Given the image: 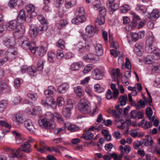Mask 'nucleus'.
<instances>
[{"label":"nucleus","instance_id":"f257e3e1","mask_svg":"<svg viewBox=\"0 0 160 160\" xmlns=\"http://www.w3.org/2000/svg\"><path fill=\"white\" fill-rule=\"evenodd\" d=\"M6 27L8 30H13L14 35L17 36L23 34L25 31L24 26L18 24L17 21L15 20L7 22L6 25Z\"/></svg>","mask_w":160,"mask_h":160},{"label":"nucleus","instance_id":"f03ea898","mask_svg":"<svg viewBox=\"0 0 160 160\" xmlns=\"http://www.w3.org/2000/svg\"><path fill=\"white\" fill-rule=\"evenodd\" d=\"M18 43L23 49H29L33 53H35L36 51L35 48V45L34 42H30L29 39L27 37L22 36L18 40Z\"/></svg>","mask_w":160,"mask_h":160},{"label":"nucleus","instance_id":"7ed1b4c3","mask_svg":"<svg viewBox=\"0 0 160 160\" xmlns=\"http://www.w3.org/2000/svg\"><path fill=\"white\" fill-rule=\"evenodd\" d=\"M48 27L45 24H40L39 26L33 25L31 26L29 30V34L33 38L36 37L38 34H42L47 30Z\"/></svg>","mask_w":160,"mask_h":160},{"label":"nucleus","instance_id":"20e7f679","mask_svg":"<svg viewBox=\"0 0 160 160\" xmlns=\"http://www.w3.org/2000/svg\"><path fill=\"white\" fill-rule=\"evenodd\" d=\"M85 31V34L83 35V37L86 42L87 39L89 42L91 41V39L90 38L93 37L95 33L98 32L97 29L91 25L87 26Z\"/></svg>","mask_w":160,"mask_h":160},{"label":"nucleus","instance_id":"39448f33","mask_svg":"<svg viewBox=\"0 0 160 160\" xmlns=\"http://www.w3.org/2000/svg\"><path fill=\"white\" fill-rule=\"evenodd\" d=\"M89 102L86 99H81L78 103V106L80 111L82 113L87 114L90 112V107Z\"/></svg>","mask_w":160,"mask_h":160},{"label":"nucleus","instance_id":"423d86ee","mask_svg":"<svg viewBox=\"0 0 160 160\" xmlns=\"http://www.w3.org/2000/svg\"><path fill=\"white\" fill-rule=\"evenodd\" d=\"M20 148L16 150L15 149H10V153L9 155V160H19V158H24L25 155L20 152Z\"/></svg>","mask_w":160,"mask_h":160},{"label":"nucleus","instance_id":"0eeeda50","mask_svg":"<svg viewBox=\"0 0 160 160\" xmlns=\"http://www.w3.org/2000/svg\"><path fill=\"white\" fill-rule=\"evenodd\" d=\"M38 124L40 126L45 128L53 129L55 128L54 126H51L50 123L44 118L38 120Z\"/></svg>","mask_w":160,"mask_h":160},{"label":"nucleus","instance_id":"6e6552de","mask_svg":"<svg viewBox=\"0 0 160 160\" xmlns=\"http://www.w3.org/2000/svg\"><path fill=\"white\" fill-rule=\"evenodd\" d=\"M24 126L30 133H33L36 131L34 126L30 120H28L24 122Z\"/></svg>","mask_w":160,"mask_h":160},{"label":"nucleus","instance_id":"1a4fd4ad","mask_svg":"<svg viewBox=\"0 0 160 160\" xmlns=\"http://www.w3.org/2000/svg\"><path fill=\"white\" fill-rule=\"evenodd\" d=\"M12 119L18 125H19L20 124L22 123L25 122L22 116L19 113L13 114L12 116Z\"/></svg>","mask_w":160,"mask_h":160},{"label":"nucleus","instance_id":"9d476101","mask_svg":"<svg viewBox=\"0 0 160 160\" xmlns=\"http://www.w3.org/2000/svg\"><path fill=\"white\" fill-rule=\"evenodd\" d=\"M92 78L94 79L99 80L102 79L104 75V72L96 69H94L92 72Z\"/></svg>","mask_w":160,"mask_h":160},{"label":"nucleus","instance_id":"9b49d317","mask_svg":"<svg viewBox=\"0 0 160 160\" xmlns=\"http://www.w3.org/2000/svg\"><path fill=\"white\" fill-rule=\"evenodd\" d=\"M3 44L8 48L12 47L15 44L13 38L11 37L5 38L3 41Z\"/></svg>","mask_w":160,"mask_h":160},{"label":"nucleus","instance_id":"f8f14e48","mask_svg":"<svg viewBox=\"0 0 160 160\" xmlns=\"http://www.w3.org/2000/svg\"><path fill=\"white\" fill-rule=\"evenodd\" d=\"M17 52L14 51L13 48H9L6 52L5 51L4 54L6 56L5 57L8 58V60H12L15 58V55L17 54Z\"/></svg>","mask_w":160,"mask_h":160},{"label":"nucleus","instance_id":"ddd939ff","mask_svg":"<svg viewBox=\"0 0 160 160\" xmlns=\"http://www.w3.org/2000/svg\"><path fill=\"white\" fill-rule=\"evenodd\" d=\"M73 107L72 104L68 103L66 108L63 109L62 111L63 115L66 118H69L71 114V110Z\"/></svg>","mask_w":160,"mask_h":160},{"label":"nucleus","instance_id":"4468645a","mask_svg":"<svg viewBox=\"0 0 160 160\" xmlns=\"http://www.w3.org/2000/svg\"><path fill=\"white\" fill-rule=\"evenodd\" d=\"M54 115L50 112H48L45 114L44 118L50 123L51 126H54L55 127V123L54 121Z\"/></svg>","mask_w":160,"mask_h":160},{"label":"nucleus","instance_id":"2eb2a0df","mask_svg":"<svg viewBox=\"0 0 160 160\" xmlns=\"http://www.w3.org/2000/svg\"><path fill=\"white\" fill-rule=\"evenodd\" d=\"M22 149H21L20 152L23 151L28 153L31 152V149L30 148L31 145L28 143V142H25L23 144L21 145Z\"/></svg>","mask_w":160,"mask_h":160},{"label":"nucleus","instance_id":"dca6fc26","mask_svg":"<svg viewBox=\"0 0 160 160\" xmlns=\"http://www.w3.org/2000/svg\"><path fill=\"white\" fill-rule=\"evenodd\" d=\"M69 88V85L67 83H63L60 85L58 88V92L61 93H64Z\"/></svg>","mask_w":160,"mask_h":160},{"label":"nucleus","instance_id":"f3484780","mask_svg":"<svg viewBox=\"0 0 160 160\" xmlns=\"http://www.w3.org/2000/svg\"><path fill=\"white\" fill-rule=\"evenodd\" d=\"M132 15L133 17V20L131 23V25H130L131 28L135 27L138 23V22L141 19L139 16L136 14L134 12H132Z\"/></svg>","mask_w":160,"mask_h":160},{"label":"nucleus","instance_id":"a211bd4d","mask_svg":"<svg viewBox=\"0 0 160 160\" xmlns=\"http://www.w3.org/2000/svg\"><path fill=\"white\" fill-rule=\"evenodd\" d=\"M55 90L52 86H50L48 87V89L45 90L44 93L47 98L50 97H52L53 95L54 92Z\"/></svg>","mask_w":160,"mask_h":160},{"label":"nucleus","instance_id":"6ab92c4d","mask_svg":"<svg viewBox=\"0 0 160 160\" xmlns=\"http://www.w3.org/2000/svg\"><path fill=\"white\" fill-rule=\"evenodd\" d=\"M94 48L97 56H101L103 54L102 48L101 44L96 43L94 45Z\"/></svg>","mask_w":160,"mask_h":160},{"label":"nucleus","instance_id":"aec40b11","mask_svg":"<svg viewBox=\"0 0 160 160\" xmlns=\"http://www.w3.org/2000/svg\"><path fill=\"white\" fill-rule=\"evenodd\" d=\"M95 56L92 54L89 53L84 56L83 58L87 62L94 63L96 61Z\"/></svg>","mask_w":160,"mask_h":160},{"label":"nucleus","instance_id":"412c9836","mask_svg":"<svg viewBox=\"0 0 160 160\" xmlns=\"http://www.w3.org/2000/svg\"><path fill=\"white\" fill-rule=\"evenodd\" d=\"M10 90V87L8 83L4 80L0 81V93L3 90Z\"/></svg>","mask_w":160,"mask_h":160},{"label":"nucleus","instance_id":"4be33fe9","mask_svg":"<svg viewBox=\"0 0 160 160\" xmlns=\"http://www.w3.org/2000/svg\"><path fill=\"white\" fill-rule=\"evenodd\" d=\"M0 126L7 128V129L6 130H3V131L2 132L3 133L9 132V129L11 128V126L5 120H0Z\"/></svg>","mask_w":160,"mask_h":160},{"label":"nucleus","instance_id":"5701e85b","mask_svg":"<svg viewBox=\"0 0 160 160\" xmlns=\"http://www.w3.org/2000/svg\"><path fill=\"white\" fill-rule=\"evenodd\" d=\"M26 18V15L23 9L21 10L17 17V20L22 22L25 21Z\"/></svg>","mask_w":160,"mask_h":160},{"label":"nucleus","instance_id":"b1692460","mask_svg":"<svg viewBox=\"0 0 160 160\" xmlns=\"http://www.w3.org/2000/svg\"><path fill=\"white\" fill-rule=\"evenodd\" d=\"M65 126L66 127H67L68 129L72 132L76 131L79 129V128L77 126L72 125L70 123L65 124Z\"/></svg>","mask_w":160,"mask_h":160},{"label":"nucleus","instance_id":"393cba45","mask_svg":"<svg viewBox=\"0 0 160 160\" xmlns=\"http://www.w3.org/2000/svg\"><path fill=\"white\" fill-rule=\"evenodd\" d=\"M127 100L128 98L126 94L121 95L119 98L120 105L122 106L125 105L127 103Z\"/></svg>","mask_w":160,"mask_h":160},{"label":"nucleus","instance_id":"a878e982","mask_svg":"<svg viewBox=\"0 0 160 160\" xmlns=\"http://www.w3.org/2000/svg\"><path fill=\"white\" fill-rule=\"evenodd\" d=\"M159 17V12L157 9L153 10L150 14V18L152 20H155Z\"/></svg>","mask_w":160,"mask_h":160},{"label":"nucleus","instance_id":"bb28decb","mask_svg":"<svg viewBox=\"0 0 160 160\" xmlns=\"http://www.w3.org/2000/svg\"><path fill=\"white\" fill-rule=\"evenodd\" d=\"M82 63L80 62H77L71 64L70 69L72 71L78 70L79 68L82 66Z\"/></svg>","mask_w":160,"mask_h":160},{"label":"nucleus","instance_id":"cd10ccee","mask_svg":"<svg viewBox=\"0 0 160 160\" xmlns=\"http://www.w3.org/2000/svg\"><path fill=\"white\" fill-rule=\"evenodd\" d=\"M145 47V50L148 53H152L155 50L154 47L152 45V43L148 44Z\"/></svg>","mask_w":160,"mask_h":160},{"label":"nucleus","instance_id":"c85d7f7f","mask_svg":"<svg viewBox=\"0 0 160 160\" xmlns=\"http://www.w3.org/2000/svg\"><path fill=\"white\" fill-rule=\"evenodd\" d=\"M94 137V134L92 132H89V131L86 132L85 133L83 134L82 136L81 137V138H83L86 140L91 139Z\"/></svg>","mask_w":160,"mask_h":160},{"label":"nucleus","instance_id":"c756f323","mask_svg":"<svg viewBox=\"0 0 160 160\" xmlns=\"http://www.w3.org/2000/svg\"><path fill=\"white\" fill-rule=\"evenodd\" d=\"M130 37H131L132 40L134 42L137 41L138 38V35L137 33H136L131 32L130 33H128L127 36L128 40H129V38Z\"/></svg>","mask_w":160,"mask_h":160},{"label":"nucleus","instance_id":"7c9ffc66","mask_svg":"<svg viewBox=\"0 0 160 160\" xmlns=\"http://www.w3.org/2000/svg\"><path fill=\"white\" fill-rule=\"evenodd\" d=\"M65 7L67 8L72 7L76 3V0H66Z\"/></svg>","mask_w":160,"mask_h":160},{"label":"nucleus","instance_id":"2f4dec72","mask_svg":"<svg viewBox=\"0 0 160 160\" xmlns=\"http://www.w3.org/2000/svg\"><path fill=\"white\" fill-rule=\"evenodd\" d=\"M101 3L99 0H95L92 3L93 8L96 10H98L101 7Z\"/></svg>","mask_w":160,"mask_h":160},{"label":"nucleus","instance_id":"473e14b6","mask_svg":"<svg viewBox=\"0 0 160 160\" xmlns=\"http://www.w3.org/2000/svg\"><path fill=\"white\" fill-rule=\"evenodd\" d=\"M74 90L77 95L79 97H81L84 94L83 90L80 86L75 88Z\"/></svg>","mask_w":160,"mask_h":160},{"label":"nucleus","instance_id":"72a5a7b5","mask_svg":"<svg viewBox=\"0 0 160 160\" xmlns=\"http://www.w3.org/2000/svg\"><path fill=\"white\" fill-rule=\"evenodd\" d=\"M47 100L49 104V106H50L53 109H55L56 108V105L55 104V100L52 97H50V99L48 98H47Z\"/></svg>","mask_w":160,"mask_h":160},{"label":"nucleus","instance_id":"f704fd0d","mask_svg":"<svg viewBox=\"0 0 160 160\" xmlns=\"http://www.w3.org/2000/svg\"><path fill=\"white\" fill-rule=\"evenodd\" d=\"M47 51V49L46 47L42 46L38 50V55L41 57L43 56L46 53Z\"/></svg>","mask_w":160,"mask_h":160},{"label":"nucleus","instance_id":"c9c22d12","mask_svg":"<svg viewBox=\"0 0 160 160\" xmlns=\"http://www.w3.org/2000/svg\"><path fill=\"white\" fill-rule=\"evenodd\" d=\"M27 71L31 76H34L36 73V70L34 67H29L27 68Z\"/></svg>","mask_w":160,"mask_h":160},{"label":"nucleus","instance_id":"e433bc0d","mask_svg":"<svg viewBox=\"0 0 160 160\" xmlns=\"http://www.w3.org/2000/svg\"><path fill=\"white\" fill-rule=\"evenodd\" d=\"M56 45L57 47L60 48L61 49H63L65 48V42L62 39H60L56 43Z\"/></svg>","mask_w":160,"mask_h":160},{"label":"nucleus","instance_id":"4c0bfd02","mask_svg":"<svg viewBox=\"0 0 160 160\" xmlns=\"http://www.w3.org/2000/svg\"><path fill=\"white\" fill-rule=\"evenodd\" d=\"M44 62L43 60L42 59L39 60L38 62L37 66V70L41 71L42 70L43 68Z\"/></svg>","mask_w":160,"mask_h":160},{"label":"nucleus","instance_id":"58836bf2","mask_svg":"<svg viewBox=\"0 0 160 160\" xmlns=\"http://www.w3.org/2000/svg\"><path fill=\"white\" fill-rule=\"evenodd\" d=\"M152 71L156 72H159L160 71V64L154 63L152 66Z\"/></svg>","mask_w":160,"mask_h":160},{"label":"nucleus","instance_id":"ea45409f","mask_svg":"<svg viewBox=\"0 0 160 160\" xmlns=\"http://www.w3.org/2000/svg\"><path fill=\"white\" fill-rule=\"evenodd\" d=\"M144 61L147 64H152L154 62V59L151 56H148L144 58Z\"/></svg>","mask_w":160,"mask_h":160},{"label":"nucleus","instance_id":"a19ab883","mask_svg":"<svg viewBox=\"0 0 160 160\" xmlns=\"http://www.w3.org/2000/svg\"><path fill=\"white\" fill-rule=\"evenodd\" d=\"M27 96L28 98L34 101L36 100L38 98V96L36 93H28Z\"/></svg>","mask_w":160,"mask_h":160},{"label":"nucleus","instance_id":"79ce46f5","mask_svg":"<svg viewBox=\"0 0 160 160\" xmlns=\"http://www.w3.org/2000/svg\"><path fill=\"white\" fill-rule=\"evenodd\" d=\"M145 105V102L142 99H140L135 105V107L137 109H139L141 108H143Z\"/></svg>","mask_w":160,"mask_h":160},{"label":"nucleus","instance_id":"37998d69","mask_svg":"<svg viewBox=\"0 0 160 160\" xmlns=\"http://www.w3.org/2000/svg\"><path fill=\"white\" fill-rule=\"evenodd\" d=\"M48 60L51 62H53L55 59V54L52 52H49L48 53Z\"/></svg>","mask_w":160,"mask_h":160},{"label":"nucleus","instance_id":"c03bdc74","mask_svg":"<svg viewBox=\"0 0 160 160\" xmlns=\"http://www.w3.org/2000/svg\"><path fill=\"white\" fill-rule=\"evenodd\" d=\"M105 21L104 16L100 15L98 17L96 20V22H98L99 25H102L104 24Z\"/></svg>","mask_w":160,"mask_h":160},{"label":"nucleus","instance_id":"a18cd8bd","mask_svg":"<svg viewBox=\"0 0 160 160\" xmlns=\"http://www.w3.org/2000/svg\"><path fill=\"white\" fill-rule=\"evenodd\" d=\"M115 0H108L107 1V5L108 8H111V10L112 11V13L110 12L111 14H112L113 12L115 11L116 9H114L112 7V4L114 2Z\"/></svg>","mask_w":160,"mask_h":160},{"label":"nucleus","instance_id":"49530a36","mask_svg":"<svg viewBox=\"0 0 160 160\" xmlns=\"http://www.w3.org/2000/svg\"><path fill=\"white\" fill-rule=\"evenodd\" d=\"M93 68V65L92 64H89L86 66L83 70L84 73H87L89 72Z\"/></svg>","mask_w":160,"mask_h":160},{"label":"nucleus","instance_id":"de8ad7c7","mask_svg":"<svg viewBox=\"0 0 160 160\" xmlns=\"http://www.w3.org/2000/svg\"><path fill=\"white\" fill-rule=\"evenodd\" d=\"M64 2V0H54V4L56 8H59L62 7Z\"/></svg>","mask_w":160,"mask_h":160},{"label":"nucleus","instance_id":"09e8293b","mask_svg":"<svg viewBox=\"0 0 160 160\" xmlns=\"http://www.w3.org/2000/svg\"><path fill=\"white\" fill-rule=\"evenodd\" d=\"M7 106L6 101L4 100L0 102V112H3Z\"/></svg>","mask_w":160,"mask_h":160},{"label":"nucleus","instance_id":"8fccbe9b","mask_svg":"<svg viewBox=\"0 0 160 160\" xmlns=\"http://www.w3.org/2000/svg\"><path fill=\"white\" fill-rule=\"evenodd\" d=\"M38 20L41 22L40 24L46 25L48 27V25L45 19L42 15H39L38 16Z\"/></svg>","mask_w":160,"mask_h":160},{"label":"nucleus","instance_id":"3c124183","mask_svg":"<svg viewBox=\"0 0 160 160\" xmlns=\"http://www.w3.org/2000/svg\"><path fill=\"white\" fill-rule=\"evenodd\" d=\"M84 10L83 8L80 7L78 8L76 12L77 15L79 16H84Z\"/></svg>","mask_w":160,"mask_h":160},{"label":"nucleus","instance_id":"603ef678","mask_svg":"<svg viewBox=\"0 0 160 160\" xmlns=\"http://www.w3.org/2000/svg\"><path fill=\"white\" fill-rule=\"evenodd\" d=\"M136 10L137 11H139L141 13H145L146 10L144 6L137 5L136 8Z\"/></svg>","mask_w":160,"mask_h":160},{"label":"nucleus","instance_id":"864d4df0","mask_svg":"<svg viewBox=\"0 0 160 160\" xmlns=\"http://www.w3.org/2000/svg\"><path fill=\"white\" fill-rule=\"evenodd\" d=\"M120 9L122 13H125L130 10V8L129 6L126 4L121 6Z\"/></svg>","mask_w":160,"mask_h":160},{"label":"nucleus","instance_id":"5fc2aeb1","mask_svg":"<svg viewBox=\"0 0 160 160\" xmlns=\"http://www.w3.org/2000/svg\"><path fill=\"white\" fill-rule=\"evenodd\" d=\"M12 133L16 137V142L17 144H19V142H18V140L19 139L21 140V142L22 141V140L21 139V135L19 133L15 131H13Z\"/></svg>","mask_w":160,"mask_h":160},{"label":"nucleus","instance_id":"6e6d98bb","mask_svg":"<svg viewBox=\"0 0 160 160\" xmlns=\"http://www.w3.org/2000/svg\"><path fill=\"white\" fill-rule=\"evenodd\" d=\"M12 133L16 137V142L17 144H19V142H18V140L19 139L21 140V142L22 141V140L21 139V135L19 133L15 131H13Z\"/></svg>","mask_w":160,"mask_h":160},{"label":"nucleus","instance_id":"4d7b16f0","mask_svg":"<svg viewBox=\"0 0 160 160\" xmlns=\"http://www.w3.org/2000/svg\"><path fill=\"white\" fill-rule=\"evenodd\" d=\"M12 133L16 137V142L17 144H19V142H18V140L19 139L21 140V142L22 141V140L21 139V135L19 133L15 131H13Z\"/></svg>","mask_w":160,"mask_h":160},{"label":"nucleus","instance_id":"13d9d810","mask_svg":"<svg viewBox=\"0 0 160 160\" xmlns=\"http://www.w3.org/2000/svg\"><path fill=\"white\" fill-rule=\"evenodd\" d=\"M54 117L57 119V121L59 123H62L63 122L62 116L60 114L55 113Z\"/></svg>","mask_w":160,"mask_h":160},{"label":"nucleus","instance_id":"bf43d9fd","mask_svg":"<svg viewBox=\"0 0 160 160\" xmlns=\"http://www.w3.org/2000/svg\"><path fill=\"white\" fill-rule=\"evenodd\" d=\"M64 98L62 97H58L57 99V105L60 106H62L64 105Z\"/></svg>","mask_w":160,"mask_h":160},{"label":"nucleus","instance_id":"052dcab7","mask_svg":"<svg viewBox=\"0 0 160 160\" xmlns=\"http://www.w3.org/2000/svg\"><path fill=\"white\" fill-rule=\"evenodd\" d=\"M154 38V37L152 35V33H149L148 36V39L146 40V43L148 44L151 43L152 42L153 43Z\"/></svg>","mask_w":160,"mask_h":160},{"label":"nucleus","instance_id":"680f3d73","mask_svg":"<svg viewBox=\"0 0 160 160\" xmlns=\"http://www.w3.org/2000/svg\"><path fill=\"white\" fill-rule=\"evenodd\" d=\"M21 84V79L19 78H16L14 81V87L18 88L20 87Z\"/></svg>","mask_w":160,"mask_h":160},{"label":"nucleus","instance_id":"e2e57ef3","mask_svg":"<svg viewBox=\"0 0 160 160\" xmlns=\"http://www.w3.org/2000/svg\"><path fill=\"white\" fill-rule=\"evenodd\" d=\"M102 125H100L97 128H96L95 127V126H92L91 127L89 128L88 130V131H93L95 132L99 131L101 129V126Z\"/></svg>","mask_w":160,"mask_h":160},{"label":"nucleus","instance_id":"0e129e2a","mask_svg":"<svg viewBox=\"0 0 160 160\" xmlns=\"http://www.w3.org/2000/svg\"><path fill=\"white\" fill-rule=\"evenodd\" d=\"M146 113L148 119L151 118V117L152 114V111L151 108L149 107L147 108L146 110Z\"/></svg>","mask_w":160,"mask_h":160},{"label":"nucleus","instance_id":"69168bd1","mask_svg":"<svg viewBox=\"0 0 160 160\" xmlns=\"http://www.w3.org/2000/svg\"><path fill=\"white\" fill-rule=\"evenodd\" d=\"M64 54L62 51L58 50L57 51V58L58 59L61 60L64 56Z\"/></svg>","mask_w":160,"mask_h":160},{"label":"nucleus","instance_id":"338daca9","mask_svg":"<svg viewBox=\"0 0 160 160\" xmlns=\"http://www.w3.org/2000/svg\"><path fill=\"white\" fill-rule=\"evenodd\" d=\"M26 9L28 12L30 13L31 12L35 10V6L32 4H29L27 5L26 7Z\"/></svg>","mask_w":160,"mask_h":160},{"label":"nucleus","instance_id":"774afa93","mask_svg":"<svg viewBox=\"0 0 160 160\" xmlns=\"http://www.w3.org/2000/svg\"><path fill=\"white\" fill-rule=\"evenodd\" d=\"M106 98L108 99H110L113 98V95H112V92L109 89L108 90L107 92L106 93Z\"/></svg>","mask_w":160,"mask_h":160}]
</instances>
